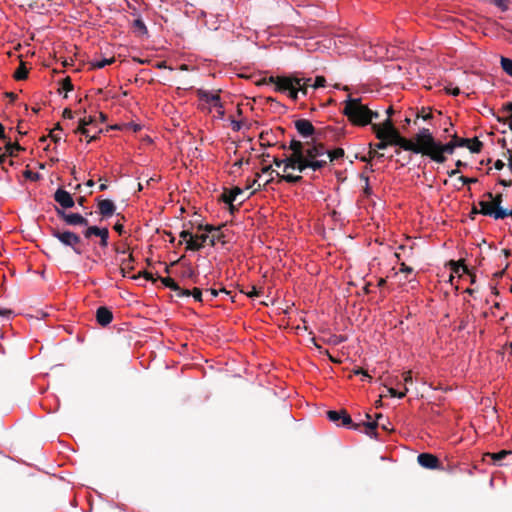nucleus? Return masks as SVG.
<instances>
[{"mask_svg":"<svg viewBox=\"0 0 512 512\" xmlns=\"http://www.w3.org/2000/svg\"><path fill=\"white\" fill-rule=\"evenodd\" d=\"M271 82L275 84V90L281 93H286L288 96L296 101L301 94L303 97L309 95V89L313 83L312 78H298V77H271Z\"/></svg>","mask_w":512,"mask_h":512,"instance_id":"1","label":"nucleus"},{"mask_svg":"<svg viewBox=\"0 0 512 512\" xmlns=\"http://www.w3.org/2000/svg\"><path fill=\"white\" fill-rule=\"evenodd\" d=\"M343 114L355 125L366 126L373 118H378V113L363 104L360 98L348 96L344 101Z\"/></svg>","mask_w":512,"mask_h":512,"instance_id":"2","label":"nucleus"},{"mask_svg":"<svg viewBox=\"0 0 512 512\" xmlns=\"http://www.w3.org/2000/svg\"><path fill=\"white\" fill-rule=\"evenodd\" d=\"M315 145L316 144L303 145L298 140H291L289 148L292 154L286 157L285 170L293 169L304 172L310 169V163L313 161L314 156L312 157L308 154Z\"/></svg>","mask_w":512,"mask_h":512,"instance_id":"3","label":"nucleus"},{"mask_svg":"<svg viewBox=\"0 0 512 512\" xmlns=\"http://www.w3.org/2000/svg\"><path fill=\"white\" fill-rule=\"evenodd\" d=\"M400 142L402 143L403 150L428 156L437 140L428 128H421L415 135L414 141L405 138V140H400Z\"/></svg>","mask_w":512,"mask_h":512,"instance_id":"4","label":"nucleus"},{"mask_svg":"<svg viewBox=\"0 0 512 512\" xmlns=\"http://www.w3.org/2000/svg\"><path fill=\"white\" fill-rule=\"evenodd\" d=\"M308 155L314 156L313 161L310 163V170L318 171L326 166L328 162L342 158L344 156V150L337 148L329 151L322 144H317L311 149Z\"/></svg>","mask_w":512,"mask_h":512,"instance_id":"5","label":"nucleus"},{"mask_svg":"<svg viewBox=\"0 0 512 512\" xmlns=\"http://www.w3.org/2000/svg\"><path fill=\"white\" fill-rule=\"evenodd\" d=\"M372 130L379 140H389V143L402 149L400 140H405L394 127L390 118H387L381 125L373 124Z\"/></svg>","mask_w":512,"mask_h":512,"instance_id":"6","label":"nucleus"},{"mask_svg":"<svg viewBox=\"0 0 512 512\" xmlns=\"http://www.w3.org/2000/svg\"><path fill=\"white\" fill-rule=\"evenodd\" d=\"M493 203V194L487 192L483 195V199L479 201L480 213L485 216L493 217L494 219H504L505 217L512 216V210L504 209L502 207L495 208Z\"/></svg>","mask_w":512,"mask_h":512,"instance_id":"7","label":"nucleus"},{"mask_svg":"<svg viewBox=\"0 0 512 512\" xmlns=\"http://www.w3.org/2000/svg\"><path fill=\"white\" fill-rule=\"evenodd\" d=\"M218 229L211 226V225H206L204 227V232L201 233V234H195L194 235V240H190L187 242V250H191V251H197V250H200L201 248H203L205 246V244L207 242H209V244L211 246H214L215 243H216V236L214 234L210 235L212 232H217Z\"/></svg>","mask_w":512,"mask_h":512,"instance_id":"8","label":"nucleus"},{"mask_svg":"<svg viewBox=\"0 0 512 512\" xmlns=\"http://www.w3.org/2000/svg\"><path fill=\"white\" fill-rule=\"evenodd\" d=\"M52 236L56 238L64 246L70 247L77 255L82 254V250L79 247L81 242L80 237L71 231H61L58 229L52 230Z\"/></svg>","mask_w":512,"mask_h":512,"instance_id":"9","label":"nucleus"},{"mask_svg":"<svg viewBox=\"0 0 512 512\" xmlns=\"http://www.w3.org/2000/svg\"><path fill=\"white\" fill-rule=\"evenodd\" d=\"M455 148L456 145L453 140L445 144L437 141L428 157L437 163H444L446 161L445 154H453Z\"/></svg>","mask_w":512,"mask_h":512,"instance_id":"10","label":"nucleus"},{"mask_svg":"<svg viewBox=\"0 0 512 512\" xmlns=\"http://www.w3.org/2000/svg\"><path fill=\"white\" fill-rule=\"evenodd\" d=\"M57 215L68 225L87 226L88 220L79 213H66L63 209L56 208Z\"/></svg>","mask_w":512,"mask_h":512,"instance_id":"11","label":"nucleus"},{"mask_svg":"<svg viewBox=\"0 0 512 512\" xmlns=\"http://www.w3.org/2000/svg\"><path fill=\"white\" fill-rule=\"evenodd\" d=\"M54 200L63 208V209H68V208H72L75 204L71 194L62 189V188H59L56 190L55 194H54Z\"/></svg>","mask_w":512,"mask_h":512,"instance_id":"12","label":"nucleus"},{"mask_svg":"<svg viewBox=\"0 0 512 512\" xmlns=\"http://www.w3.org/2000/svg\"><path fill=\"white\" fill-rule=\"evenodd\" d=\"M95 122L96 120L92 116H87L79 120V127L77 129V132L89 138V142L95 139V135L90 136V129L88 126L94 125Z\"/></svg>","mask_w":512,"mask_h":512,"instance_id":"13","label":"nucleus"},{"mask_svg":"<svg viewBox=\"0 0 512 512\" xmlns=\"http://www.w3.org/2000/svg\"><path fill=\"white\" fill-rule=\"evenodd\" d=\"M297 132L303 137H309L314 134L315 128L309 120L299 119L295 121Z\"/></svg>","mask_w":512,"mask_h":512,"instance_id":"14","label":"nucleus"},{"mask_svg":"<svg viewBox=\"0 0 512 512\" xmlns=\"http://www.w3.org/2000/svg\"><path fill=\"white\" fill-rule=\"evenodd\" d=\"M417 460L422 467L427 469H435L439 464L438 458L430 453L419 454Z\"/></svg>","mask_w":512,"mask_h":512,"instance_id":"15","label":"nucleus"},{"mask_svg":"<svg viewBox=\"0 0 512 512\" xmlns=\"http://www.w3.org/2000/svg\"><path fill=\"white\" fill-rule=\"evenodd\" d=\"M98 210H99V213L102 215V217L108 218L114 214V212L116 210V206L112 200H109V199L99 200Z\"/></svg>","mask_w":512,"mask_h":512,"instance_id":"16","label":"nucleus"},{"mask_svg":"<svg viewBox=\"0 0 512 512\" xmlns=\"http://www.w3.org/2000/svg\"><path fill=\"white\" fill-rule=\"evenodd\" d=\"M97 322L101 326H107L113 320L112 312L106 307H99L96 311Z\"/></svg>","mask_w":512,"mask_h":512,"instance_id":"17","label":"nucleus"},{"mask_svg":"<svg viewBox=\"0 0 512 512\" xmlns=\"http://www.w3.org/2000/svg\"><path fill=\"white\" fill-rule=\"evenodd\" d=\"M161 281L166 287L176 292V295L179 297H188L190 294V290L180 288L179 285L170 277L162 278Z\"/></svg>","mask_w":512,"mask_h":512,"instance_id":"18","label":"nucleus"},{"mask_svg":"<svg viewBox=\"0 0 512 512\" xmlns=\"http://www.w3.org/2000/svg\"><path fill=\"white\" fill-rule=\"evenodd\" d=\"M366 417L368 419L371 418V416L369 414H366ZM384 419V416L382 414H377L376 415V420H368L364 425L366 427V431L365 433L370 436V437H376V433H375V430L376 428L379 426V421L380 420H383Z\"/></svg>","mask_w":512,"mask_h":512,"instance_id":"19","label":"nucleus"},{"mask_svg":"<svg viewBox=\"0 0 512 512\" xmlns=\"http://www.w3.org/2000/svg\"><path fill=\"white\" fill-rule=\"evenodd\" d=\"M243 193V189L239 187L232 188L228 193L223 194V200L225 203L232 204L236 201L237 197Z\"/></svg>","mask_w":512,"mask_h":512,"instance_id":"20","label":"nucleus"},{"mask_svg":"<svg viewBox=\"0 0 512 512\" xmlns=\"http://www.w3.org/2000/svg\"><path fill=\"white\" fill-rule=\"evenodd\" d=\"M199 99L205 103H208L209 105L213 103L214 101H217V98L219 97L218 94L212 93L207 90H199L198 91Z\"/></svg>","mask_w":512,"mask_h":512,"instance_id":"21","label":"nucleus"},{"mask_svg":"<svg viewBox=\"0 0 512 512\" xmlns=\"http://www.w3.org/2000/svg\"><path fill=\"white\" fill-rule=\"evenodd\" d=\"M115 61L113 57L111 58H95L91 61V67L94 69H102L107 65L112 64Z\"/></svg>","mask_w":512,"mask_h":512,"instance_id":"22","label":"nucleus"},{"mask_svg":"<svg viewBox=\"0 0 512 512\" xmlns=\"http://www.w3.org/2000/svg\"><path fill=\"white\" fill-rule=\"evenodd\" d=\"M135 32H137L139 35H147L148 34V29L145 25V23L142 21V19L140 18H137L133 21V24H132Z\"/></svg>","mask_w":512,"mask_h":512,"instance_id":"23","label":"nucleus"},{"mask_svg":"<svg viewBox=\"0 0 512 512\" xmlns=\"http://www.w3.org/2000/svg\"><path fill=\"white\" fill-rule=\"evenodd\" d=\"M509 454H512V450H502L497 453H487L486 456L490 457L495 464H498Z\"/></svg>","mask_w":512,"mask_h":512,"instance_id":"24","label":"nucleus"},{"mask_svg":"<svg viewBox=\"0 0 512 512\" xmlns=\"http://www.w3.org/2000/svg\"><path fill=\"white\" fill-rule=\"evenodd\" d=\"M106 228H99L97 226H89L83 232L85 238H90L91 236H100Z\"/></svg>","mask_w":512,"mask_h":512,"instance_id":"25","label":"nucleus"},{"mask_svg":"<svg viewBox=\"0 0 512 512\" xmlns=\"http://www.w3.org/2000/svg\"><path fill=\"white\" fill-rule=\"evenodd\" d=\"M501 67L507 75L512 77V60L510 58L501 57Z\"/></svg>","mask_w":512,"mask_h":512,"instance_id":"26","label":"nucleus"},{"mask_svg":"<svg viewBox=\"0 0 512 512\" xmlns=\"http://www.w3.org/2000/svg\"><path fill=\"white\" fill-rule=\"evenodd\" d=\"M278 177H280L282 180L288 182V183H299L302 180V176L300 175H292V174H286V175H280L278 172L276 173Z\"/></svg>","mask_w":512,"mask_h":512,"instance_id":"27","label":"nucleus"},{"mask_svg":"<svg viewBox=\"0 0 512 512\" xmlns=\"http://www.w3.org/2000/svg\"><path fill=\"white\" fill-rule=\"evenodd\" d=\"M220 293L228 294V292L225 289L216 290L213 288L206 289L204 292V295L207 299L212 300L213 298L217 297Z\"/></svg>","mask_w":512,"mask_h":512,"instance_id":"28","label":"nucleus"},{"mask_svg":"<svg viewBox=\"0 0 512 512\" xmlns=\"http://www.w3.org/2000/svg\"><path fill=\"white\" fill-rule=\"evenodd\" d=\"M210 109H215L220 118H222L225 114L220 97L217 98V101H214L213 103L210 104Z\"/></svg>","mask_w":512,"mask_h":512,"instance_id":"29","label":"nucleus"},{"mask_svg":"<svg viewBox=\"0 0 512 512\" xmlns=\"http://www.w3.org/2000/svg\"><path fill=\"white\" fill-rule=\"evenodd\" d=\"M481 147L482 143L477 138H475L472 142L470 141V143L467 145V148L473 153L479 152Z\"/></svg>","mask_w":512,"mask_h":512,"instance_id":"30","label":"nucleus"},{"mask_svg":"<svg viewBox=\"0 0 512 512\" xmlns=\"http://www.w3.org/2000/svg\"><path fill=\"white\" fill-rule=\"evenodd\" d=\"M341 416H342V410L341 411L330 410L327 412V417L331 422L337 423L339 420H341Z\"/></svg>","mask_w":512,"mask_h":512,"instance_id":"31","label":"nucleus"},{"mask_svg":"<svg viewBox=\"0 0 512 512\" xmlns=\"http://www.w3.org/2000/svg\"><path fill=\"white\" fill-rule=\"evenodd\" d=\"M433 115L430 110L422 109L420 113L417 114V118L415 120V124L417 123L418 119H422L424 121H430L432 119Z\"/></svg>","mask_w":512,"mask_h":512,"instance_id":"32","label":"nucleus"},{"mask_svg":"<svg viewBox=\"0 0 512 512\" xmlns=\"http://www.w3.org/2000/svg\"><path fill=\"white\" fill-rule=\"evenodd\" d=\"M260 177L259 174H257V177L250 183H248L245 187L246 190L253 189V191L250 193L252 195L255 193L258 189H260L261 185L258 184V178Z\"/></svg>","mask_w":512,"mask_h":512,"instance_id":"33","label":"nucleus"},{"mask_svg":"<svg viewBox=\"0 0 512 512\" xmlns=\"http://www.w3.org/2000/svg\"><path fill=\"white\" fill-rule=\"evenodd\" d=\"M326 83V79L323 76H317L313 83L311 84V89H317L320 87H324Z\"/></svg>","mask_w":512,"mask_h":512,"instance_id":"34","label":"nucleus"},{"mask_svg":"<svg viewBox=\"0 0 512 512\" xmlns=\"http://www.w3.org/2000/svg\"><path fill=\"white\" fill-rule=\"evenodd\" d=\"M245 293L248 297L255 298V297H259L260 295H262V290L258 289L255 286H251L249 288V290H247Z\"/></svg>","mask_w":512,"mask_h":512,"instance_id":"35","label":"nucleus"},{"mask_svg":"<svg viewBox=\"0 0 512 512\" xmlns=\"http://www.w3.org/2000/svg\"><path fill=\"white\" fill-rule=\"evenodd\" d=\"M27 74H28V71L26 70V68H24L23 66H20L14 76L17 80H23L27 77Z\"/></svg>","mask_w":512,"mask_h":512,"instance_id":"36","label":"nucleus"},{"mask_svg":"<svg viewBox=\"0 0 512 512\" xmlns=\"http://www.w3.org/2000/svg\"><path fill=\"white\" fill-rule=\"evenodd\" d=\"M188 296H192L194 300L198 302L203 301V292L199 288H194L193 291H190Z\"/></svg>","mask_w":512,"mask_h":512,"instance_id":"37","label":"nucleus"},{"mask_svg":"<svg viewBox=\"0 0 512 512\" xmlns=\"http://www.w3.org/2000/svg\"><path fill=\"white\" fill-rule=\"evenodd\" d=\"M341 421L342 422L340 425L345 426V427H348L349 425L352 424V419H351L350 415L345 410H342Z\"/></svg>","mask_w":512,"mask_h":512,"instance_id":"38","label":"nucleus"},{"mask_svg":"<svg viewBox=\"0 0 512 512\" xmlns=\"http://www.w3.org/2000/svg\"><path fill=\"white\" fill-rule=\"evenodd\" d=\"M99 237H100V246L103 248H106L108 246V239H109L108 229L106 228Z\"/></svg>","mask_w":512,"mask_h":512,"instance_id":"39","label":"nucleus"},{"mask_svg":"<svg viewBox=\"0 0 512 512\" xmlns=\"http://www.w3.org/2000/svg\"><path fill=\"white\" fill-rule=\"evenodd\" d=\"M407 392H408L407 388H405V390L402 392H398L394 388H388V393L390 394L391 397L403 398Z\"/></svg>","mask_w":512,"mask_h":512,"instance_id":"40","label":"nucleus"},{"mask_svg":"<svg viewBox=\"0 0 512 512\" xmlns=\"http://www.w3.org/2000/svg\"><path fill=\"white\" fill-rule=\"evenodd\" d=\"M180 237L183 241H185L186 243L190 240H194V234L192 232H190L189 230H182L180 232Z\"/></svg>","mask_w":512,"mask_h":512,"instance_id":"41","label":"nucleus"},{"mask_svg":"<svg viewBox=\"0 0 512 512\" xmlns=\"http://www.w3.org/2000/svg\"><path fill=\"white\" fill-rule=\"evenodd\" d=\"M453 141L455 142L456 147H467L470 143L469 139H458L456 135H454Z\"/></svg>","mask_w":512,"mask_h":512,"instance_id":"42","label":"nucleus"},{"mask_svg":"<svg viewBox=\"0 0 512 512\" xmlns=\"http://www.w3.org/2000/svg\"><path fill=\"white\" fill-rule=\"evenodd\" d=\"M133 261V256L132 254H128L127 258H124L121 260V267H125V268H128V269H132L133 267L131 266V262Z\"/></svg>","mask_w":512,"mask_h":512,"instance_id":"43","label":"nucleus"},{"mask_svg":"<svg viewBox=\"0 0 512 512\" xmlns=\"http://www.w3.org/2000/svg\"><path fill=\"white\" fill-rule=\"evenodd\" d=\"M13 315V311L7 308H0V317L9 320Z\"/></svg>","mask_w":512,"mask_h":512,"instance_id":"44","label":"nucleus"},{"mask_svg":"<svg viewBox=\"0 0 512 512\" xmlns=\"http://www.w3.org/2000/svg\"><path fill=\"white\" fill-rule=\"evenodd\" d=\"M62 89L66 92H69L73 89V85L71 83L70 78H65L62 83Z\"/></svg>","mask_w":512,"mask_h":512,"instance_id":"45","label":"nucleus"},{"mask_svg":"<svg viewBox=\"0 0 512 512\" xmlns=\"http://www.w3.org/2000/svg\"><path fill=\"white\" fill-rule=\"evenodd\" d=\"M388 145H391L389 143V140H380V142L375 144L374 147H375V149H378V150H384L388 147Z\"/></svg>","mask_w":512,"mask_h":512,"instance_id":"46","label":"nucleus"},{"mask_svg":"<svg viewBox=\"0 0 512 512\" xmlns=\"http://www.w3.org/2000/svg\"><path fill=\"white\" fill-rule=\"evenodd\" d=\"M502 194H497V195H493V203L495 205V208L498 209V207H501V203H502Z\"/></svg>","mask_w":512,"mask_h":512,"instance_id":"47","label":"nucleus"},{"mask_svg":"<svg viewBox=\"0 0 512 512\" xmlns=\"http://www.w3.org/2000/svg\"><path fill=\"white\" fill-rule=\"evenodd\" d=\"M379 426L385 431L392 430L391 423L387 419L384 422L379 423Z\"/></svg>","mask_w":512,"mask_h":512,"instance_id":"48","label":"nucleus"},{"mask_svg":"<svg viewBox=\"0 0 512 512\" xmlns=\"http://www.w3.org/2000/svg\"><path fill=\"white\" fill-rule=\"evenodd\" d=\"M56 130H61L60 126L57 125V127L51 131L50 137L55 141L58 142L60 140V137L55 133Z\"/></svg>","mask_w":512,"mask_h":512,"instance_id":"49","label":"nucleus"},{"mask_svg":"<svg viewBox=\"0 0 512 512\" xmlns=\"http://www.w3.org/2000/svg\"><path fill=\"white\" fill-rule=\"evenodd\" d=\"M142 275L145 277V279H146V280H151V279H152L151 274H149L148 272L139 273L138 275H134V276H132L131 278H132V279H138V278H140Z\"/></svg>","mask_w":512,"mask_h":512,"instance_id":"50","label":"nucleus"},{"mask_svg":"<svg viewBox=\"0 0 512 512\" xmlns=\"http://www.w3.org/2000/svg\"><path fill=\"white\" fill-rule=\"evenodd\" d=\"M453 266H454V269H453V270H454V272H455V273H459V272H460V270H462L463 272H466V271H467L466 266H460V265H459V264H457V263H453Z\"/></svg>","mask_w":512,"mask_h":512,"instance_id":"51","label":"nucleus"},{"mask_svg":"<svg viewBox=\"0 0 512 512\" xmlns=\"http://www.w3.org/2000/svg\"><path fill=\"white\" fill-rule=\"evenodd\" d=\"M231 125L234 131H239L241 129V122L239 121L233 120Z\"/></svg>","mask_w":512,"mask_h":512,"instance_id":"52","label":"nucleus"},{"mask_svg":"<svg viewBox=\"0 0 512 512\" xmlns=\"http://www.w3.org/2000/svg\"><path fill=\"white\" fill-rule=\"evenodd\" d=\"M89 129H90V136H93V135L96 136V134H98L102 131L101 128H97L94 125H92L91 128H89Z\"/></svg>","mask_w":512,"mask_h":512,"instance_id":"53","label":"nucleus"},{"mask_svg":"<svg viewBox=\"0 0 512 512\" xmlns=\"http://www.w3.org/2000/svg\"><path fill=\"white\" fill-rule=\"evenodd\" d=\"M447 92L452 94V95H454V96H457L460 93V89L458 87L447 88Z\"/></svg>","mask_w":512,"mask_h":512,"instance_id":"54","label":"nucleus"},{"mask_svg":"<svg viewBox=\"0 0 512 512\" xmlns=\"http://www.w3.org/2000/svg\"><path fill=\"white\" fill-rule=\"evenodd\" d=\"M63 116H64L65 118L72 119V118H73V113H72V111H71L70 109H67V108H66V109L63 111Z\"/></svg>","mask_w":512,"mask_h":512,"instance_id":"55","label":"nucleus"},{"mask_svg":"<svg viewBox=\"0 0 512 512\" xmlns=\"http://www.w3.org/2000/svg\"><path fill=\"white\" fill-rule=\"evenodd\" d=\"M400 271L403 272V273H411L413 271V269L411 267H409V266H406L403 263L402 266H401Z\"/></svg>","mask_w":512,"mask_h":512,"instance_id":"56","label":"nucleus"},{"mask_svg":"<svg viewBox=\"0 0 512 512\" xmlns=\"http://www.w3.org/2000/svg\"><path fill=\"white\" fill-rule=\"evenodd\" d=\"M496 170H502L504 167V163L502 160H497L494 164Z\"/></svg>","mask_w":512,"mask_h":512,"instance_id":"57","label":"nucleus"},{"mask_svg":"<svg viewBox=\"0 0 512 512\" xmlns=\"http://www.w3.org/2000/svg\"><path fill=\"white\" fill-rule=\"evenodd\" d=\"M354 373L355 374H362L363 375V380L370 378V376L365 371H363L362 369H357V370L354 371Z\"/></svg>","mask_w":512,"mask_h":512,"instance_id":"58","label":"nucleus"},{"mask_svg":"<svg viewBox=\"0 0 512 512\" xmlns=\"http://www.w3.org/2000/svg\"><path fill=\"white\" fill-rule=\"evenodd\" d=\"M114 229L119 233L121 234L124 230V226L121 224V223H116L114 225Z\"/></svg>","mask_w":512,"mask_h":512,"instance_id":"59","label":"nucleus"},{"mask_svg":"<svg viewBox=\"0 0 512 512\" xmlns=\"http://www.w3.org/2000/svg\"><path fill=\"white\" fill-rule=\"evenodd\" d=\"M285 161H286V158L282 159V160L274 159V164L276 167H281L282 165L285 166Z\"/></svg>","mask_w":512,"mask_h":512,"instance_id":"60","label":"nucleus"},{"mask_svg":"<svg viewBox=\"0 0 512 512\" xmlns=\"http://www.w3.org/2000/svg\"><path fill=\"white\" fill-rule=\"evenodd\" d=\"M262 173L266 174V173H274V170H272L271 166H266L262 169Z\"/></svg>","mask_w":512,"mask_h":512,"instance_id":"61","label":"nucleus"},{"mask_svg":"<svg viewBox=\"0 0 512 512\" xmlns=\"http://www.w3.org/2000/svg\"><path fill=\"white\" fill-rule=\"evenodd\" d=\"M504 109L508 112L512 111V102H508L504 105Z\"/></svg>","mask_w":512,"mask_h":512,"instance_id":"62","label":"nucleus"},{"mask_svg":"<svg viewBox=\"0 0 512 512\" xmlns=\"http://www.w3.org/2000/svg\"><path fill=\"white\" fill-rule=\"evenodd\" d=\"M120 270H121V273H122V276H123V277H129V276H128V273H127V270H129L128 268H125V267L123 266V267H120Z\"/></svg>","mask_w":512,"mask_h":512,"instance_id":"63","label":"nucleus"},{"mask_svg":"<svg viewBox=\"0 0 512 512\" xmlns=\"http://www.w3.org/2000/svg\"><path fill=\"white\" fill-rule=\"evenodd\" d=\"M404 381H405V383H408V382H411V381H412V377H411L410 372H409V373H407V374L404 376Z\"/></svg>","mask_w":512,"mask_h":512,"instance_id":"64","label":"nucleus"}]
</instances>
